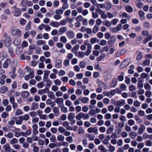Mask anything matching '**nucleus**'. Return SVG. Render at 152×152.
Instances as JSON below:
<instances>
[{"label": "nucleus", "mask_w": 152, "mask_h": 152, "mask_svg": "<svg viewBox=\"0 0 152 152\" xmlns=\"http://www.w3.org/2000/svg\"><path fill=\"white\" fill-rule=\"evenodd\" d=\"M11 61L9 59H7L4 61L3 64V66L4 68H7L8 67L9 64L10 63Z\"/></svg>", "instance_id": "obj_11"}, {"label": "nucleus", "mask_w": 152, "mask_h": 152, "mask_svg": "<svg viewBox=\"0 0 152 152\" xmlns=\"http://www.w3.org/2000/svg\"><path fill=\"white\" fill-rule=\"evenodd\" d=\"M85 55H86V54L85 52L80 51L78 52V55L77 56L79 57L83 58L85 57Z\"/></svg>", "instance_id": "obj_42"}, {"label": "nucleus", "mask_w": 152, "mask_h": 152, "mask_svg": "<svg viewBox=\"0 0 152 152\" xmlns=\"http://www.w3.org/2000/svg\"><path fill=\"white\" fill-rule=\"evenodd\" d=\"M111 117V115L110 113H106L104 115L105 118L106 119H110Z\"/></svg>", "instance_id": "obj_54"}, {"label": "nucleus", "mask_w": 152, "mask_h": 152, "mask_svg": "<svg viewBox=\"0 0 152 152\" xmlns=\"http://www.w3.org/2000/svg\"><path fill=\"white\" fill-rule=\"evenodd\" d=\"M66 140L67 141L69 142L70 143H72L73 141L72 138V137L71 136L66 137Z\"/></svg>", "instance_id": "obj_62"}, {"label": "nucleus", "mask_w": 152, "mask_h": 152, "mask_svg": "<svg viewBox=\"0 0 152 152\" xmlns=\"http://www.w3.org/2000/svg\"><path fill=\"white\" fill-rule=\"evenodd\" d=\"M20 42V39L18 38H15L13 42L14 45L16 46L18 45Z\"/></svg>", "instance_id": "obj_22"}, {"label": "nucleus", "mask_w": 152, "mask_h": 152, "mask_svg": "<svg viewBox=\"0 0 152 152\" xmlns=\"http://www.w3.org/2000/svg\"><path fill=\"white\" fill-rule=\"evenodd\" d=\"M146 127L143 124H140L138 130V133L140 134H142L143 133Z\"/></svg>", "instance_id": "obj_9"}, {"label": "nucleus", "mask_w": 152, "mask_h": 152, "mask_svg": "<svg viewBox=\"0 0 152 152\" xmlns=\"http://www.w3.org/2000/svg\"><path fill=\"white\" fill-rule=\"evenodd\" d=\"M11 43V39L10 37L9 36H7L5 40V46L8 47L10 46Z\"/></svg>", "instance_id": "obj_4"}, {"label": "nucleus", "mask_w": 152, "mask_h": 152, "mask_svg": "<svg viewBox=\"0 0 152 152\" xmlns=\"http://www.w3.org/2000/svg\"><path fill=\"white\" fill-rule=\"evenodd\" d=\"M21 4L23 6H25L26 4L28 6H32L33 5L32 2L28 0H22L21 1Z\"/></svg>", "instance_id": "obj_5"}, {"label": "nucleus", "mask_w": 152, "mask_h": 152, "mask_svg": "<svg viewBox=\"0 0 152 152\" xmlns=\"http://www.w3.org/2000/svg\"><path fill=\"white\" fill-rule=\"evenodd\" d=\"M65 131V129L62 126H59L58 128V131L60 133H62Z\"/></svg>", "instance_id": "obj_55"}, {"label": "nucleus", "mask_w": 152, "mask_h": 152, "mask_svg": "<svg viewBox=\"0 0 152 152\" xmlns=\"http://www.w3.org/2000/svg\"><path fill=\"white\" fill-rule=\"evenodd\" d=\"M57 139L58 141H63L64 139V137L62 135H58L57 137Z\"/></svg>", "instance_id": "obj_29"}, {"label": "nucleus", "mask_w": 152, "mask_h": 152, "mask_svg": "<svg viewBox=\"0 0 152 152\" xmlns=\"http://www.w3.org/2000/svg\"><path fill=\"white\" fill-rule=\"evenodd\" d=\"M92 46L87 47V49L85 52L86 56H88L91 53L92 51Z\"/></svg>", "instance_id": "obj_19"}, {"label": "nucleus", "mask_w": 152, "mask_h": 152, "mask_svg": "<svg viewBox=\"0 0 152 152\" xmlns=\"http://www.w3.org/2000/svg\"><path fill=\"white\" fill-rule=\"evenodd\" d=\"M8 90L7 88L5 86H2L0 88V92L2 94L4 93Z\"/></svg>", "instance_id": "obj_24"}, {"label": "nucleus", "mask_w": 152, "mask_h": 152, "mask_svg": "<svg viewBox=\"0 0 152 152\" xmlns=\"http://www.w3.org/2000/svg\"><path fill=\"white\" fill-rule=\"evenodd\" d=\"M56 102L58 104H61L64 102V100L62 98H58L56 99Z\"/></svg>", "instance_id": "obj_33"}, {"label": "nucleus", "mask_w": 152, "mask_h": 152, "mask_svg": "<svg viewBox=\"0 0 152 152\" xmlns=\"http://www.w3.org/2000/svg\"><path fill=\"white\" fill-rule=\"evenodd\" d=\"M11 32L14 36L17 35V36L20 37L21 36V31L19 29L12 28L11 29Z\"/></svg>", "instance_id": "obj_2"}, {"label": "nucleus", "mask_w": 152, "mask_h": 152, "mask_svg": "<svg viewBox=\"0 0 152 152\" xmlns=\"http://www.w3.org/2000/svg\"><path fill=\"white\" fill-rule=\"evenodd\" d=\"M27 70V71L29 72V75L30 76V77L31 78L34 77V70L33 69H31L29 66H26L25 68Z\"/></svg>", "instance_id": "obj_3"}, {"label": "nucleus", "mask_w": 152, "mask_h": 152, "mask_svg": "<svg viewBox=\"0 0 152 152\" xmlns=\"http://www.w3.org/2000/svg\"><path fill=\"white\" fill-rule=\"evenodd\" d=\"M136 59L137 61H140L143 58V55L141 51H137L136 53Z\"/></svg>", "instance_id": "obj_6"}, {"label": "nucleus", "mask_w": 152, "mask_h": 152, "mask_svg": "<svg viewBox=\"0 0 152 152\" xmlns=\"http://www.w3.org/2000/svg\"><path fill=\"white\" fill-rule=\"evenodd\" d=\"M75 117V114L74 113H71L69 114L68 116V119L69 121H72Z\"/></svg>", "instance_id": "obj_20"}, {"label": "nucleus", "mask_w": 152, "mask_h": 152, "mask_svg": "<svg viewBox=\"0 0 152 152\" xmlns=\"http://www.w3.org/2000/svg\"><path fill=\"white\" fill-rule=\"evenodd\" d=\"M137 91V94L139 95H142L144 94L145 91L142 89L140 88Z\"/></svg>", "instance_id": "obj_60"}, {"label": "nucleus", "mask_w": 152, "mask_h": 152, "mask_svg": "<svg viewBox=\"0 0 152 152\" xmlns=\"http://www.w3.org/2000/svg\"><path fill=\"white\" fill-rule=\"evenodd\" d=\"M5 137H7L8 138H11L13 137V134L12 132H9L7 134L4 135Z\"/></svg>", "instance_id": "obj_46"}, {"label": "nucleus", "mask_w": 152, "mask_h": 152, "mask_svg": "<svg viewBox=\"0 0 152 152\" xmlns=\"http://www.w3.org/2000/svg\"><path fill=\"white\" fill-rule=\"evenodd\" d=\"M48 91V89L46 88L45 89L39 90L38 91V94L39 95H42L45 93L46 91Z\"/></svg>", "instance_id": "obj_25"}, {"label": "nucleus", "mask_w": 152, "mask_h": 152, "mask_svg": "<svg viewBox=\"0 0 152 152\" xmlns=\"http://www.w3.org/2000/svg\"><path fill=\"white\" fill-rule=\"evenodd\" d=\"M42 49L44 50H48L49 49V47L48 45H43L42 47Z\"/></svg>", "instance_id": "obj_58"}, {"label": "nucleus", "mask_w": 152, "mask_h": 152, "mask_svg": "<svg viewBox=\"0 0 152 152\" xmlns=\"http://www.w3.org/2000/svg\"><path fill=\"white\" fill-rule=\"evenodd\" d=\"M55 14L59 15H60L63 14V11L61 9H58L56 10L55 11Z\"/></svg>", "instance_id": "obj_43"}, {"label": "nucleus", "mask_w": 152, "mask_h": 152, "mask_svg": "<svg viewBox=\"0 0 152 152\" xmlns=\"http://www.w3.org/2000/svg\"><path fill=\"white\" fill-rule=\"evenodd\" d=\"M51 111V108L49 107H48L45 108L44 111L46 113H48L50 112Z\"/></svg>", "instance_id": "obj_56"}, {"label": "nucleus", "mask_w": 152, "mask_h": 152, "mask_svg": "<svg viewBox=\"0 0 152 152\" xmlns=\"http://www.w3.org/2000/svg\"><path fill=\"white\" fill-rule=\"evenodd\" d=\"M99 26L95 25L93 28V32L95 33L99 31Z\"/></svg>", "instance_id": "obj_32"}, {"label": "nucleus", "mask_w": 152, "mask_h": 152, "mask_svg": "<svg viewBox=\"0 0 152 152\" xmlns=\"http://www.w3.org/2000/svg\"><path fill=\"white\" fill-rule=\"evenodd\" d=\"M125 104V101L124 100L118 101L116 102V104L119 106H121Z\"/></svg>", "instance_id": "obj_28"}, {"label": "nucleus", "mask_w": 152, "mask_h": 152, "mask_svg": "<svg viewBox=\"0 0 152 152\" xmlns=\"http://www.w3.org/2000/svg\"><path fill=\"white\" fill-rule=\"evenodd\" d=\"M53 111L56 115L58 116L59 115V110L58 107H54L53 109Z\"/></svg>", "instance_id": "obj_31"}, {"label": "nucleus", "mask_w": 152, "mask_h": 152, "mask_svg": "<svg viewBox=\"0 0 152 152\" xmlns=\"http://www.w3.org/2000/svg\"><path fill=\"white\" fill-rule=\"evenodd\" d=\"M126 49H123L121 50H119L116 53L115 56L117 57H119L122 54L126 53Z\"/></svg>", "instance_id": "obj_10"}, {"label": "nucleus", "mask_w": 152, "mask_h": 152, "mask_svg": "<svg viewBox=\"0 0 152 152\" xmlns=\"http://www.w3.org/2000/svg\"><path fill=\"white\" fill-rule=\"evenodd\" d=\"M3 148L4 150L7 152H10L11 151V148L8 144H6L3 146Z\"/></svg>", "instance_id": "obj_16"}, {"label": "nucleus", "mask_w": 152, "mask_h": 152, "mask_svg": "<svg viewBox=\"0 0 152 152\" xmlns=\"http://www.w3.org/2000/svg\"><path fill=\"white\" fill-rule=\"evenodd\" d=\"M67 30V28L65 27H63L60 28L58 30V32L60 34H63L66 32Z\"/></svg>", "instance_id": "obj_14"}, {"label": "nucleus", "mask_w": 152, "mask_h": 152, "mask_svg": "<svg viewBox=\"0 0 152 152\" xmlns=\"http://www.w3.org/2000/svg\"><path fill=\"white\" fill-rule=\"evenodd\" d=\"M65 74V72L63 70H60L58 73V75L59 76H63Z\"/></svg>", "instance_id": "obj_59"}, {"label": "nucleus", "mask_w": 152, "mask_h": 152, "mask_svg": "<svg viewBox=\"0 0 152 152\" xmlns=\"http://www.w3.org/2000/svg\"><path fill=\"white\" fill-rule=\"evenodd\" d=\"M137 6L139 8H141L143 6V4L140 0H136L135 1Z\"/></svg>", "instance_id": "obj_21"}, {"label": "nucleus", "mask_w": 152, "mask_h": 152, "mask_svg": "<svg viewBox=\"0 0 152 152\" xmlns=\"http://www.w3.org/2000/svg\"><path fill=\"white\" fill-rule=\"evenodd\" d=\"M83 19V18L82 15H79L75 18V20L77 22H80Z\"/></svg>", "instance_id": "obj_40"}, {"label": "nucleus", "mask_w": 152, "mask_h": 152, "mask_svg": "<svg viewBox=\"0 0 152 152\" xmlns=\"http://www.w3.org/2000/svg\"><path fill=\"white\" fill-rule=\"evenodd\" d=\"M82 118V112L79 113L76 116V118L77 120H80Z\"/></svg>", "instance_id": "obj_61"}, {"label": "nucleus", "mask_w": 152, "mask_h": 152, "mask_svg": "<svg viewBox=\"0 0 152 152\" xmlns=\"http://www.w3.org/2000/svg\"><path fill=\"white\" fill-rule=\"evenodd\" d=\"M30 91L32 94H34L37 91V89L34 87H32L30 90Z\"/></svg>", "instance_id": "obj_48"}, {"label": "nucleus", "mask_w": 152, "mask_h": 152, "mask_svg": "<svg viewBox=\"0 0 152 152\" xmlns=\"http://www.w3.org/2000/svg\"><path fill=\"white\" fill-rule=\"evenodd\" d=\"M145 145L149 147L152 145V142L149 140H147L146 142Z\"/></svg>", "instance_id": "obj_64"}, {"label": "nucleus", "mask_w": 152, "mask_h": 152, "mask_svg": "<svg viewBox=\"0 0 152 152\" xmlns=\"http://www.w3.org/2000/svg\"><path fill=\"white\" fill-rule=\"evenodd\" d=\"M106 57V54L105 53H102L99 57L97 58L96 60L97 61H101L102 59L105 58Z\"/></svg>", "instance_id": "obj_17"}, {"label": "nucleus", "mask_w": 152, "mask_h": 152, "mask_svg": "<svg viewBox=\"0 0 152 152\" xmlns=\"http://www.w3.org/2000/svg\"><path fill=\"white\" fill-rule=\"evenodd\" d=\"M112 7V5L110 2L107 3V7H106V9L108 11Z\"/></svg>", "instance_id": "obj_63"}, {"label": "nucleus", "mask_w": 152, "mask_h": 152, "mask_svg": "<svg viewBox=\"0 0 152 152\" xmlns=\"http://www.w3.org/2000/svg\"><path fill=\"white\" fill-rule=\"evenodd\" d=\"M128 124L130 126H132L134 125L135 124V122L133 120L130 119L128 121Z\"/></svg>", "instance_id": "obj_49"}, {"label": "nucleus", "mask_w": 152, "mask_h": 152, "mask_svg": "<svg viewBox=\"0 0 152 152\" xmlns=\"http://www.w3.org/2000/svg\"><path fill=\"white\" fill-rule=\"evenodd\" d=\"M137 88L140 89L143 87V81L141 80L138 81L137 84Z\"/></svg>", "instance_id": "obj_34"}, {"label": "nucleus", "mask_w": 152, "mask_h": 152, "mask_svg": "<svg viewBox=\"0 0 152 152\" xmlns=\"http://www.w3.org/2000/svg\"><path fill=\"white\" fill-rule=\"evenodd\" d=\"M16 131L15 132V136L17 137H19L21 135V132H17V131L19 130L20 129L18 128H15Z\"/></svg>", "instance_id": "obj_30"}, {"label": "nucleus", "mask_w": 152, "mask_h": 152, "mask_svg": "<svg viewBox=\"0 0 152 152\" xmlns=\"http://www.w3.org/2000/svg\"><path fill=\"white\" fill-rule=\"evenodd\" d=\"M98 129L96 127H90L88 129L87 131L89 133H94L95 134H97L98 132Z\"/></svg>", "instance_id": "obj_7"}, {"label": "nucleus", "mask_w": 152, "mask_h": 152, "mask_svg": "<svg viewBox=\"0 0 152 152\" xmlns=\"http://www.w3.org/2000/svg\"><path fill=\"white\" fill-rule=\"evenodd\" d=\"M21 95L23 98H26L29 96V93L28 91H25L23 92Z\"/></svg>", "instance_id": "obj_23"}, {"label": "nucleus", "mask_w": 152, "mask_h": 152, "mask_svg": "<svg viewBox=\"0 0 152 152\" xmlns=\"http://www.w3.org/2000/svg\"><path fill=\"white\" fill-rule=\"evenodd\" d=\"M109 151L111 152H113L115 151V147L111 145H110L108 147Z\"/></svg>", "instance_id": "obj_41"}, {"label": "nucleus", "mask_w": 152, "mask_h": 152, "mask_svg": "<svg viewBox=\"0 0 152 152\" xmlns=\"http://www.w3.org/2000/svg\"><path fill=\"white\" fill-rule=\"evenodd\" d=\"M23 113V112L21 109H18L16 110V111L15 113V115H21Z\"/></svg>", "instance_id": "obj_45"}, {"label": "nucleus", "mask_w": 152, "mask_h": 152, "mask_svg": "<svg viewBox=\"0 0 152 152\" xmlns=\"http://www.w3.org/2000/svg\"><path fill=\"white\" fill-rule=\"evenodd\" d=\"M37 45L38 46L43 45L46 44V42L45 40H39L36 42Z\"/></svg>", "instance_id": "obj_18"}, {"label": "nucleus", "mask_w": 152, "mask_h": 152, "mask_svg": "<svg viewBox=\"0 0 152 152\" xmlns=\"http://www.w3.org/2000/svg\"><path fill=\"white\" fill-rule=\"evenodd\" d=\"M82 118L85 119H88L89 116L87 114H85L82 112Z\"/></svg>", "instance_id": "obj_47"}, {"label": "nucleus", "mask_w": 152, "mask_h": 152, "mask_svg": "<svg viewBox=\"0 0 152 152\" xmlns=\"http://www.w3.org/2000/svg\"><path fill=\"white\" fill-rule=\"evenodd\" d=\"M103 24L108 27H109L111 25V23L107 20H105L103 22Z\"/></svg>", "instance_id": "obj_36"}, {"label": "nucleus", "mask_w": 152, "mask_h": 152, "mask_svg": "<svg viewBox=\"0 0 152 152\" xmlns=\"http://www.w3.org/2000/svg\"><path fill=\"white\" fill-rule=\"evenodd\" d=\"M60 41L64 43H66L67 41L66 38L64 36L61 37L60 38Z\"/></svg>", "instance_id": "obj_38"}, {"label": "nucleus", "mask_w": 152, "mask_h": 152, "mask_svg": "<svg viewBox=\"0 0 152 152\" xmlns=\"http://www.w3.org/2000/svg\"><path fill=\"white\" fill-rule=\"evenodd\" d=\"M92 17L94 18H96L99 17L98 13L96 12H93L92 13Z\"/></svg>", "instance_id": "obj_57"}, {"label": "nucleus", "mask_w": 152, "mask_h": 152, "mask_svg": "<svg viewBox=\"0 0 152 152\" xmlns=\"http://www.w3.org/2000/svg\"><path fill=\"white\" fill-rule=\"evenodd\" d=\"M14 15L16 17L19 16L21 14V12L18 8H15L14 13Z\"/></svg>", "instance_id": "obj_15"}, {"label": "nucleus", "mask_w": 152, "mask_h": 152, "mask_svg": "<svg viewBox=\"0 0 152 152\" xmlns=\"http://www.w3.org/2000/svg\"><path fill=\"white\" fill-rule=\"evenodd\" d=\"M150 61L148 60H146L144 61L142 65L143 66H145L146 65H148L150 63Z\"/></svg>", "instance_id": "obj_51"}, {"label": "nucleus", "mask_w": 152, "mask_h": 152, "mask_svg": "<svg viewBox=\"0 0 152 152\" xmlns=\"http://www.w3.org/2000/svg\"><path fill=\"white\" fill-rule=\"evenodd\" d=\"M126 11L129 13L132 12L133 11V9L131 6H128L126 7Z\"/></svg>", "instance_id": "obj_53"}, {"label": "nucleus", "mask_w": 152, "mask_h": 152, "mask_svg": "<svg viewBox=\"0 0 152 152\" xmlns=\"http://www.w3.org/2000/svg\"><path fill=\"white\" fill-rule=\"evenodd\" d=\"M145 96L148 97H150L152 95L151 91L150 90L146 91L145 93Z\"/></svg>", "instance_id": "obj_39"}, {"label": "nucleus", "mask_w": 152, "mask_h": 152, "mask_svg": "<svg viewBox=\"0 0 152 152\" xmlns=\"http://www.w3.org/2000/svg\"><path fill=\"white\" fill-rule=\"evenodd\" d=\"M131 60L129 58H127L124 59L121 63L120 65L121 69H123L127 66L130 62Z\"/></svg>", "instance_id": "obj_1"}, {"label": "nucleus", "mask_w": 152, "mask_h": 152, "mask_svg": "<svg viewBox=\"0 0 152 152\" xmlns=\"http://www.w3.org/2000/svg\"><path fill=\"white\" fill-rule=\"evenodd\" d=\"M137 135V133L134 132H133L129 133V136L131 139H135Z\"/></svg>", "instance_id": "obj_27"}, {"label": "nucleus", "mask_w": 152, "mask_h": 152, "mask_svg": "<svg viewBox=\"0 0 152 152\" xmlns=\"http://www.w3.org/2000/svg\"><path fill=\"white\" fill-rule=\"evenodd\" d=\"M32 106L31 108V110H33L37 109L38 107V104L34 102L32 103Z\"/></svg>", "instance_id": "obj_26"}, {"label": "nucleus", "mask_w": 152, "mask_h": 152, "mask_svg": "<svg viewBox=\"0 0 152 152\" xmlns=\"http://www.w3.org/2000/svg\"><path fill=\"white\" fill-rule=\"evenodd\" d=\"M18 140L15 138H14L11 139L10 141V144L11 145L15 144L18 142Z\"/></svg>", "instance_id": "obj_37"}, {"label": "nucleus", "mask_w": 152, "mask_h": 152, "mask_svg": "<svg viewBox=\"0 0 152 152\" xmlns=\"http://www.w3.org/2000/svg\"><path fill=\"white\" fill-rule=\"evenodd\" d=\"M104 37L105 39H109L111 38V35L109 33L107 32L105 34Z\"/></svg>", "instance_id": "obj_52"}, {"label": "nucleus", "mask_w": 152, "mask_h": 152, "mask_svg": "<svg viewBox=\"0 0 152 152\" xmlns=\"http://www.w3.org/2000/svg\"><path fill=\"white\" fill-rule=\"evenodd\" d=\"M66 34L70 39L73 38L75 36V33L73 31H67L66 33Z\"/></svg>", "instance_id": "obj_8"}, {"label": "nucleus", "mask_w": 152, "mask_h": 152, "mask_svg": "<svg viewBox=\"0 0 152 152\" xmlns=\"http://www.w3.org/2000/svg\"><path fill=\"white\" fill-rule=\"evenodd\" d=\"M85 137L88 138L89 140L93 141L94 140L95 137L93 134H85Z\"/></svg>", "instance_id": "obj_13"}, {"label": "nucleus", "mask_w": 152, "mask_h": 152, "mask_svg": "<svg viewBox=\"0 0 152 152\" xmlns=\"http://www.w3.org/2000/svg\"><path fill=\"white\" fill-rule=\"evenodd\" d=\"M145 88L148 90H150L151 89V87L148 83H145L144 84Z\"/></svg>", "instance_id": "obj_35"}, {"label": "nucleus", "mask_w": 152, "mask_h": 152, "mask_svg": "<svg viewBox=\"0 0 152 152\" xmlns=\"http://www.w3.org/2000/svg\"><path fill=\"white\" fill-rule=\"evenodd\" d=\"M9 115V113H8L4 112L1 115V117L3 118H5L7 117Z\"/></svg>", "instance_id": "obj_50"}, {"label": "nucleus", "mask_w": 152, "mask_h": 152, "mask_svg": "<svg viewBox=\"0 0 152 152\" xmlns=\"http://www.w3.org/2000/svg\"><path fill=\"white\" fill-rule=\"evenodd\" d=\"M89 101V99L86 97H83L81 99V102L83 103H87Z\"/></svg>", "instance_id": "obj_44"}, {"label": "nucleus", "mask_w": 152, "mask_h": 152, "mask_svg": "<svg viewBox=\"0 0 152 152\" xmlns=\"http://www.w3.org/2000/svg\"><path fill=\"white\" fill-rule=\"evenodd\" d=\"M117 83V78H115L113 79L112 82L110 84V87H115Z\"/></svg>", "instance_id": "obj_12"}]
</instances>
